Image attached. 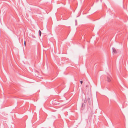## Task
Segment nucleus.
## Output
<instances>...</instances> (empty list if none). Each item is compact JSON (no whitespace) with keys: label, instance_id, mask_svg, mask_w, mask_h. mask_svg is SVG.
Wrapping results in <instances>:
<instances>
[{"label":"nucleus","instance_id":"obj_1","mask_svg":"<svg viewBox=\"0 0 128 128\" xmlns=\"http://www.w3.org/2000/svg\"><path fill=\"white\" fill-rule=\"evenodd\" d=\"M112 78L109 74H107L106 78H105V80L108 82H110L111 81Z\"/></svg>","mask_w":128,"mask_h":128},{"label":"nucleus","instance_id":"obj_2","mask_svg":"<svg viewBox=\"0 0 128 128\" xmlns=\"http://www.w3.org/2000/svg\"><path fill=\"white\" fill-rule=\"evenodd\" d=\"M87 101L89 104H90L91 102H90V98H88L87 99Z\"/></svg>","mask_w":128,"mask_h":128},{"label":"nucleus","instance_id":"obj_3","mask_svg":"<svg viewBox=\"0 0 128 128\" xmlns=\"http://www.w3.org/2000/svg\"><path fill=\"white\" fill-rule=\"evenodd\" d=\"M112 50L113 52L114 53L116 54L117 53L115 49L114 48H112Z\"/></svg>","mask_w":128,"mask_h":128},{"label":"nucleus","instance_id":"obj_4","mask_svg":"<svg viewBox=\"0 0 128 128\" xmlns=\"http://www.w3.org/2000/svg\"><path fill=\"white\" fill-rule=\"evenodd\" d=\"M39 35L40 36L41 34V32L40 30H39Z\"/></svg>","mask_w":128,"mask_h":128},{"label":"nucleus","instance_id":"obj_5","mask_svg":"<svg viewBox=\"0 0 128 128\" xmlns=\"http://www.w3.org/2000/svg\"><path fill=\"white\" fill-rule=\"evenodd\" d=\"M80 82L81 84H82V81H80Z\"/></svg>","mask_w":128,"mask_h":128},{"label":"nucleus","instance_id":"obj_6","mask_svg":"<svg viewBox=\"0 0 128 128\" xmlns=\"http://www.w3.org/2000/svg\"><path fill=\"white\" fill-rule=\"evenodd\" d=\"M24 44L25 46H26V45L25 41H24Z\"/></svg>","mask_w":128,"mask_h":128},{"label":"nucleus","instance_id":"obj_7","mask_svg":"<svg viewBox=\"0 0 128 128\" xmlns=\"http://www.w3.org/2000/svg\"><path fill=\"white\" fill-rule=\"evenodd\" d=\"M86 100L85 101H84V102L85 103H86Z\"/></svg>","mask_w":128,"mask_h":128}]
</instances>
